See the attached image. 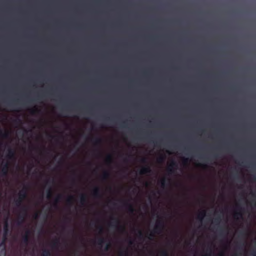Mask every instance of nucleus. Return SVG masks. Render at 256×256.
<instances>
[{"label":"nucleus","instance_id":"obj_1","mask_svg":"<svg viewBox=\"0 0 256 256\" xmlns=\"http://www.w3.org/2000/svg\"><path fill=\"white\" fill-rule=\"evenodd\" d=\"M164 228V224L163 219L162 218H160L156 221L155 226L153 230L150 233L148 238L150 240L152 239L154 237V234H160L162 233Z\"/></svg>","mask_w":256,"mask_h":256},{"label":"nucleus","instance_id":"obj_2","mask_svg":"<svg viewBox=\"0 0 256 256\" xmlns=\"http://www.w3.org/2000/svg\"><path fill=\"white\" fill-rule=\"evenodd\" d=\"M112 220L114 222H111L110 224V226L112 227L116 228L118 231L120 232H126V228L124 225H120L118 226V225L120 224V220L117 218H112Z\"/></svg>","mask_w":256,"mask_h":256},{"label":"nucleus","instance_id":"obj_3","mask_svg":"<svg viewBox=\"0 0 256 256\" xmlns=\"http://www.w3.org/2000/svg\"><path fill=\"white\" fill-rule=\"evenodd\" d=\"M22 212H21L19 214L17 220V224L18 226H21L24 223L25 220V216L27 213V208L26 206H22Z\"/></svg>","mask_w":256,"mask_h":256},{"label":"nucleus","instance_id":"obj_4","mask_svg":"<svg viewBox=\"0 0 256 256\" xmlns=\"http://www.w3.org/2000/svg\"><path fill=\"white\" fill-rule=\"evenodd\" d=\"M236 210L238 212L234 213V218L236 220H238L239 218L242 219V212L244 210V208L240 206L237 204L236 206Z\"/></svg>","mask_w":256,"mask_h":256},{"label":"nucleus","instance_id":"obj_5","mask_svg":"<svg viewBox=\"0 0 256 256\" xmlns=\"http://www.w3.org/2000/svg\"><path fill=\"white\" fill-rule=\"evenodd\" d=\"M9 232V225L7 221H6L4 226V234L2 242V244H4L7 239V237Z\"/></svg>","mask_w":256,"mask_h":256},{"label":"nucleus","instance_id":"obj_6","mask_svg":"<svg viewBox=\"0 0 256 256\" xmlns=\"http://www.w3.org/2000/svg\"><path fill=\"white\" fill-rule=\"evenodd\" d=\"M177 167V163L175 161L172 160L167 168L168 174H174L175 172V170L176 169Z\"/></svg>","mask_w":256,"mask_h":256},{"label":"nucleus","instance_id":"obj_7","mask_svg":"<svg viewBox=\"0 0 256 256\" xmlns=\"http://www.w3.org/2000/svg\"><path fill=\"white\" fill-rule=\"evenodd\" d=\"M30 233V231L28 230H26L25 234L22 236V242L26 246H27L29 242Z\"/></svg>","mask_w":256,"mask_h":256},{"label":"nucleus","instance_id":"obj_8","mask_svg":"<svg viewBox=\"0 0 256 256\" xmlns=\"http://www.w3.org/2000/svg\"><path fill=\"white\" fill-rule=\"evenodd\" d=\"M123 205L130 214H133L136 211L134 206L127 202H124Z\"/></svg>","mask_w":256,"mask_h":256},{"label":"nucleus","instance_id":"obj_9","mask_svg":"<svg viewBox=\"0 0 256 256\" xmlns=\"http://www.w3.org/2000/svg\"><path fill=\"white\" fill-rule=\"evenodd\" d=\"M27 187L26 186H24L18 194V198L23 200H24L27 196Z\"/></svg>","mask_w":256,"mask_h":256},{"label":"nucleus","instance_id":"obj_10","mask_svg":"<svg viewBox=\"0 0 256 256\" xmlns=\"http://www.w3.org/2000/svg\"><path fill=\"white\" fill-rule=\"evenodd\" d=\"M151 172V169L150 166L148 165L142 168L140 171V174H148Z\"/></svg>","mask_w":256,"mask_h":256},{"label":"nucleus","instance_id":"obj_11","mask_svg":"<svg viewBox=\"0 0 256 256\" xmlns=\"http://www.w3.org/2000/svg\"><path fill=\"white\" fill-rule=\"evenodd\" d=\"M92 195L96 198H100L101 197L100 189L98 187H95L92 191Z\"/></svg>","mask_w":256,"mask_h":256},{"label":"nucleus","instance_id":"obj_12","mask_svg":"<svg viewBox=\"0 0 256 256\" xmlns=\"http://www.w3.org/2000/svg\"><path fill=\"white\" fill-rule=\"evenodd\" d=\"M9 164L8 162L6 163L2 166V172L3 176H6L8 174Z\"/></svg>","mask_w":256,"mask_h":256},{"label":"nucleus","instance_id":"obj_13","mask_svg":"<svg viewBox=\"0 0 256 256\" xmlns=\"http://www.w3.org/2000/svg\"><path fill=\"white\" fill-rule=\"evenodd\" d=\"M14 156H15L14 150L12 148H8V153L6 156V157L8 159H12V158H14Z\"/></svg>","mask_w":256,"mask_h":256},{"label":"nucleus","instance_id":"obj_14","mask_svg":"<svg viewBox=\"0 0 256 256\" xmlns=\"http://www.w3.org/2000/svg\"><path fill=\"white\" fill-rule=\"evenodd\" d=\"M87 201V196L84 194H82L80 197V202L81 204L84 206L86 203Z\"/></svg>","mask_w":256,"mask_h":256},{"label":"nucleus","instance_id":"obj_15","mask_svg":"<svg viewBox=\"0 0 256 256\" xmlns=\"http://www.w3.org/2000/svg\"><path fill=\"white\" fill-rule=\"evenodd\" d=\"M62 194H58L56 198L54 200V206L55 208L58 207V204L60 202V201L62 199Z\"/></svg>","mask_w":256,"mask_h":256},{"label":"nucleus","instance_id":"obj_16","mask_svg":"<svg viewBox=\"0 0 256 256\" xmlns=\"http://www.w3.org/2000/svg\"><path fill=\"white\" fill-rule=\"evenodd\" d=\"M91 140L96 146L100 145L102 143V139L98 137L92 138Z\"/></svg>","mask_w":256,"mask_h":256},{"label":"nucleus","instance_id":"obj_17","mask_svg":"<svg viewBox=\"0 0 256 256\" xmlns=\"http://www.w3.org/2000/svg\"><path fill=\"white\" fill-rule=\"evenodd\" d=\"M110 174L109 172L108 171H104L102 176V180H106L110 178Z\"/></svg>","mask_w":256,"mask_h":256},{"label":"nucleus","instance_id":"obj_18","mask_svg":"<svg viewBox=\"0 0 256 256\" xmlns=\"http://www.w3.org/2000/svg\"><path fill=\"white\" fill-rule=\"evenodd\" d=\"M206 216V211L203 210L201 212H200L198 216V219L200 221L202 222L204 218V217Z\"/></svg>","mask_w":256,"mask_h":256},{"label":"nucleus","instance_id":"obj_19","mask_svg":"<svg viewBox=\"0 0 256 256\" xmlns=\"http://www.w3.org/2000/svg\"><path fill=\"white\" fill-rule=\"evenodd\" d=\"M42 256H51V252L50 250H47V249H44L42 250Z\"/></svg>","mask_w":256,"mask_h":256},{"label":"nucleus","instance_id":"obj_20","mask_svg":"<svg viewBox=\"0 0 256 256\" xmlns=\"http://www.w3.org/2000/svg\"><path fill=\"white\" fill-rule=\"evenodd\" d=\"M59 244L58 239H56L52 243V248H56L58 247Z\"/></svg>","mask_w":256,"mask_h":256},{"label":"nucleus","instance_id":"obj_21","mask_svg":"<svg viewBox=\"0 0 256 256\" xmlns=\"http://www.w3.org/2000/svg\"><path fill=\"white\" fill-rule=\"evenodd\" d=\"M105 242H106L105 239L102 237H100L99 238H98V240H97V244H98L100 246H102Z\"/></svg>","mask_w":256,"mask_h":256},{"label":"nucleus","instance_id":"obj_22","mask_svg":"<svg viewBox=\"0 0 256 256\" xmlns=\"http://www.w3.org/2000/svg\"><path fill=\"white\" fill-rule=\"evenodd\" d=\"M52 196V190L50 188H49L47 190L46 197L48 199H50Z\"/></svg>","mask_w":256,"mask_h":256},{"label":"nucleus","instance_id":"obj_23","mask_svg":"<svg viewBox=\"0 0 256 256\" xmlns=\"http://www.w3.org/2000/svg\"><path fill=\"white\" fill-rule=\"evenodd\" d=\"M74 197L72 196H70L66 200V202L68 204L71 206L72 204V200Z\"/></svg>","mask_w":256,"mask_h":256},{"label":"nucleus","instance_id":"obj_24","mask_svg":"<svg viewBox=\"0 0 256 256\" xmlns=\"http://www.w3.org/2000/svg\"><path fill=\"white\" fill-rule=\"evenodd\" d=\"M22 201H23V200L20 199V198L17 199L15 201V203H16V206L18 207H20V206H21Z\"/></svg>","mask_w":256,"mask_h":256},{"label":"nucleus","instance_id":"obj_25","mask_svg":"<svg viewBox=\"0 0 256 256\" xmlns=\"http://www.w3.org/2000/svg\"><path fill=\"white\" fill-rule=\"evenodd\" d=\"M138 237L140 240H142L144 238V234L140 230H138Z\"/></svg>","mask_w":256,"mask_h":256},{"label":"nucleus","instance_id":"obj_26","mask_svg":"<svg viewBox=\"0 0 256 256\" xmlns=\"http://www.w3.org/2000/svg\"><path fill=\"white\" fill-rule=\"evenodd\" d=\"M165 160V157L163 156H161L160 157L158 158L157 159L158 162L160 163H162L164 162Z\"/></svg>","mask_w":256,"mask_h":256},{"label":"nucleus","instance_id":"obj_27","mask_svg":"<svg viewBox=\"0 0 256 256\" xmlns=\"http://www.w3.org/2000/svg\"><path fill=\"white\" fill-rule=\"evenodd\" d=\"M106 161L107 163L110 164L112 162V157L110 155H108L106 159Z\"/></svg>","mask_w":256,"mask_h":256},{"label":"nucleus","instance_id":"obj_28","mask_svg":"<svg viewBox=\"0 0 256 256\" xmlns=\"http://www.w3.org/2000/svg\"><path fill=\"white\" fill-rule=\"evenodd\" d=\"M160 185L162 188H164L166 184V178H164L160 180Z\"/></svg>","mask_w":256,"mask_h":256},{"label":"nucleus","instance_id":"obj_29","mask_svg":"<svg viewBox=\"0 0 256 256\" xmlns=\"http://www.w3.org/2000/svg\"><path fill=\"white\" fill-rule=\"evenodd\" d=\"M160 256H168V252L166 250H163L160 252Z\"/></svg>","mask_w":256,"mask_h":256},{"label":"nucleus","instance_id":"obj_30","mask_svg":"<svg viewBox=\"0 0 256 256\" xmlns=\"http://www.w3.org/2000/svg\"><path fill=\"white\" fill-rule=\"evenodd\" d=\"M189 160L188 158H182V163L184 165H187L188 162Z\"/></svg>","mask_w":256,"mask_h":256},{"label":"nucleus","instance_id":"obj_31","mask_svg":"<svg viewBox=\"0 0 256 256\" xmlns=\"http://www.w3.org/2000/svg\"><path fill=\"white\" fill-rule=\"evenodd\" d=\"M127 254H128V252L126 250L120 251V252L119 256H123L124 255H126Z\"/></svg>","mask_w":256,"mask_h":256},{"label":"nucleus","instance_id":"obj_32","mask_svg":"<svg viewBox=\"0 0 256 256\" xmlns=\"http://www.w3.org/2000/svg\"><path fill=\"white\" fill-rule=\"evenodd\" d=\"M110 248V243L108 242V244H106V246H105V248H104V250H105V251H108V250H109Z\"/></svg>","mask_w":256,"mask_h":256},{"label":"nucleus","instance_id":"obj_33","mask_svg":"<svg viewBox=\"0 0 256 256\" xmlns=\"http://www.w3.org/2000/svg\"><path fill=\"white\" fill-rule=\"evenodd\" d=\"M220 222V218L218 217L214 219V222H216L217 224H218Z\"/></svg>","mask_w":256,"mask_h":256},{"label":"nucleus","instance_id":"obj_34","mask_svg":"<svg viewBox=\"0 0 256 256\" xmlns=\"http://www.w3.org/2000/svg\"><path fill=\"white\" fill-rule=\"evenodd\" d=\"M141 162L144 164L147 163V159L146 158H143L141 160Z\"/></svg>","mask_w":256,"mask_h":256},{"label":"nucleus","instance_id":"obj_35","mask_svg":"<svg viewBox=\"0 0 256 256\" xmlns=\"http://www.w3.org/2000/svg\"><path fill=\"white\" fill-rule=\"evenodd\" d=\"M98 229L99 230L100 232V234L102 233L103 232V228L102 226H99L98 227Z\"/></svg>","mask_w":256,"mask_h":256},{"label":"nucleus","instance_id":"obj_36","mask_svg":"<svg viewBox=\"0 0 256 256\" xmlns=\"http://www.w3.org/2000/svg\"><path fill=\"white\" fill-rule=\"evenodd\" d=\"M128 244H130V245H132L134 244V241L132 240L131 239H130L129 240H128Z\"/></svg>","mask_w":256,"mask_h":256},{"label":"nucleus","instance_id":"obj_37","mask_svg":"<svg viewBox=\"0 0 256 256\" xmlns=\"http://www.w3.org/2000/svg\"><path fill=\"white\" fill-rule=\"evenodd\" d=\"M218 231H219V232H220V234H222V232H223V229H222V228H218Z\"/></svg>","mask_w":256,"mask_h":256},{"label":"nucleus","instance_id":"obj_38","mask_svg":"<svg viewBox=\"0 0 256 256\" xmlns=\"http://www.w3.org/2000/svg\"><path fill=\"white\" fill-rule=\"evenodd\" d=\"M34 218L35 219H37L38 217V213H36L34 214Z\"/></svg>","mask_w":256,"mask_h":256},{"label":"nucleus","instance_id":"obj_39","mask_svg":"<svg viewBox=\"0 0 256 256\" xmlns=\"http://www.w3.org/2000/svg\"><path fill=\"white\" fill-rule=\"evenodd\" d=\"M211 252H212V251L210 250V253L208 254H206L204 255V256H211Z\"/></svg>","mask_w":256,"mask_h":256},{"label":"nucleus","instance_id":"obj_40","mask_svg":"<svg viewBox=\"0 0 256 256\" xmlns=\"http://www.w3.org/2000/svg\"><path fill=\"white\" fill-rule=\"evenodd\" d=\"M46 184H50V180H46Z\"/></svg>","mask_w":256,"mask_h":256},{"label":"nucleus","instance_id":"obj_41","mask_svg":"<svg viewBox=\"0 0 256 256\" xmlns=\"http://www.w3.org/2000/svg\"><path fill=\"white\" fill-rule=\"evenodd\" d=\"M154 142V144L157 146L158 144V142L157 141H156V142Z\"/></svg>","mask_w":256,"mask_h":256},{"label":"nucleus","instance_id":"obj_42","mask_svg":"<svg viewBox=\"0 0 256 256\" xmlns=\"http://www.w3.org/2000/svg\"><path fill=\"white\" fill-rule=\"evenodd\" d=\"M214 158H217L218 156L216 154H214Z\"/></svg>","mask_w":256,"mask_h":256},{"label":"nucleus","instance_id":"obj_43","mask_svg":"<svg viewBox=\"0 0 256 256\" xmlns=\"http://www.w3.org/2000/svg\"><path fill=\"white\" fill-rule=\"evenodd\" d=\"M65 220H68V221H70V220L69 218H66Z\"/></svg>","mask_w":256,"mask_h":256},{"label":"nucleus","instance_id":"obj_44","mask_svg":"<svg viewBox=\"0 0 256 256\" xmlns=\"http://www.w3.org/2000/svg\"><path fill=\"white\" fill-rule=\"evenodd\" d=\"M36 109L33 110H32V113L36 111Z\"/></svg>","mask_w":256,"mask_h":256},{"label":"nucleus","instance_id":"obj_45","mask_svg":"<svg viewBox=\"0 0 256 256\" xmlns=\"http://www.w3.org/2000/svg\"><path fill=\"white\" fill-rule=\"evenodd\" d=\"M8 104H9V105H10V106H12L13 104H12V103L10 102Z\"/></svg>","mask_w":256,"mask_h":256},{"label":"nucleus","instance_id":"obj_46","mask_svg":"<svg viewBox=\"0 0 256 256\" xmlns=\"http://www.w3.org/2000/svg\"><path fill=\"white\" fill-rule=\"evenodd\" d=\"M126 124V122H122V124H123L124 125Z\"/></svg>","mask_w":256,"mask_h":256},{"label":"nucleus","instance_id":"obj_47","mask_svg":"<svg viewBox=\"0 0 256 256\" xmlns=\"http://www.w3.org/2000/svg\"><path fill=\"white\" fill-rule=\"evenodd\" d=\"M218 256H224V254H220Z\"/></svg>","mask_w":256,"mask_h":256},{"label":"nucleus","instance_id":"obj_48","mask_svg":"<svg viewBox=\"0 0 256 256\" xmlns=\"http://www.w3.org/2000/svg\"><path fill=\"white\" fill-rule=\"evenodd\" d=\"M38 98H40L41 96H40L38 95Z\"/></svg>","mask_w":256,"mask_h":256}]
</instances>
